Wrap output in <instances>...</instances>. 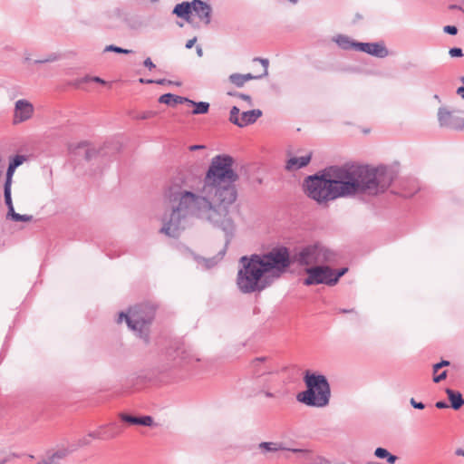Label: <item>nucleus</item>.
I'll list each match as a JSON object with an SVG mask.
<instances>
[{"label":"nucleus","instance_id":"f257e3e1","mask_svg":"<svg viewBox=\"0 0 464 464\" xmlns=\"http://www.w3.org/2000/svg\"><path fill=\"white\" fill-rule=\"evenodd\" d=\"M234 159L227 154L215 156L203 179V186L196 194L184 173L175 176L166 192L165 198L171 205V213L165 215L160 232L177 238L184 229L181 222L189 214L205 218L214 227L225 233L224 248L216 256L203 258L207 268L214 267L225 256L227 248L235 235L236 227L228 216V208L237 198L235 183L239 179L233 169Z\"/></svg>","mask_w":464,"mask_h":464},{"label":"nucleus","instance_id":"f03ea898","mask_svg":"<svg viewBox=\"0 0 464 464\" xmlns=\"http://www.w3.org/2000/svg\"><path fill=\"white\" fill-rule=\"evenodd\" d=\"M394 172L385 165L330 166L304 179L306 195L318 204L356 195L378 196L394 179Z\"/></svg>","mask_w":464,"mask_h":464},{"label":"nucleus","instance_id":"7ed1b4c3","mask_svg":"<svg viewBox=\"0 0 464 464\" xmlns=\"http://www.w3.org/2000/svg\"><path fill=\"white\" fill-rule=\"evenodd\" d=\"M293 263V255L284 246L274 247L263 255L243 256L239 259L241 267L237 272V285L243 294L261 292L271 284L266 274L279 277Z\"/></svg>","mask_w":464,"mask_h":464},{"label":"nucleus","instance_id":"20e7f679","mask_svg":"<svg viewBox=\"0 0 464 464\" xmlns=\"http://www.w3.org/2000/svg\"><path fill=\"white\" fill-rule=\"evenodd\" d=\"M306 390L296 395V400L309 407L323 408L329 404L331 387L327 378L321 373L306 371L304 375Z\"/></svg>","mask_w":464,"mask_h":464},{"label":"nucleus","instance_id":"39448f33","mask_svg":"<svg viewBox=\"0 0 464 464\" xmlns=\"http://www.w3.org/2000/svg\"><path fill=\"white\" fill-rule=\"evenodd\" d=\"M155 314V305L150 304H140L130 308V314L121 312L119 314L118 322L121 323L124 319L129 328L139 332L140 337L148 343L150 341L148 326L154 320Z\"/></svg>","mask_w":464,"mask_h":464},{"label":"nucleus","instance_id":"423d86ee","mask_svg":"<svg viewBox=\"0 0 464 464\" xmlns=\"http://www.w3.org/2000/svg\"><path fill=\"white\" fill-rule=\"evenodd\" d=\"M348 271L347 267L334 270L329 266H314L305 268L307 277L304 279V285H335L340 278Z\"/></svg>","mask_w":464,"mask_h":464},{"label":"nucleus","instance_id":"0eeeda50","mask_svg":"<svg viewBox=\"0 0 464 464\" xmlns=\"http://www.w3.org/2000/svg\"><path fill=\"white\" fill-rule=\"evenodd\" d=\"M294 263L299 266H309L329 262L333 259V253L320 243H314L303 246L293 255Z\"/></svg>","mask_w":464,"mask_h":464},{"label":"nucleus","instance_id":"6e6552de","mask_svg":"<svg viewBox=\"0 0 464 464\" xmlns=\"http://www.w3.org/2000/svg\"><path fill=\"white\" fill-rule=\"evenodd\" d=\"M166 356L173 361L174 367H183L199 359L191 353L181 339L171 340L166 348Z\"/></svg>","mask_w":464,"mask_h":464},{"label":"nucleus","instance_id":"1a4fd4ad","mask_svg":"<svg viewBox=\"0 0 464 464\" xmlns=\"http://www.w3.org/2000/svg\"><path fill=\"white\" fill-rule=\"evenodd\" d=\"M438 121L442 128L463 130L464 111L449 110L446 107H440L438 110Z\"/></svg>","mask_w":464,"mask_h":464},{"label":"nucleus","instance_id":"9d476101","mask_svg":"<svg viewBox=\"0 0 464 464\" xmlns=\"http://www.w3.org/2000/svg\"><path fill=\"white\" fill-rule=\"evenodd\" d=\"M255 395L263 393L266 398H276L279 391H274L275 378L273 374L261 375L250 380Z\"/></svg>","mask_w":464,"mask_h":464},{"label":"nucleus","instance_id":"9b49d317","mask_svg":"<svg viewBox=\"0 0 464 464\" xmlns=\"http://www.w3.org/2000/svg\"><path fill=\"white\" fill-rule=\"evenodd\" d=\"M107 147V144H104V147L100 149H96L94 147H91L88 141H82L76 145L70 146V151L75 157H82L86 161H90L99 155L104 156L105 152H103L104 149Z\"/></svg>","mask_w":464,"mask_h":464},{"label":"nucleus","instance_id":"f8f14e48","mask_svg":"<svg viewBox=\"0 0 464 464\" xmlns=\"http://www.w3.org/2000/svg\"><path fill=\"white\" fill-rule=\"evenodd\" d=\"M269 357L260 356L254 358L248 366L249 380L261 375L273 374L274 369L269 365Z\"/></svg>","mask_w":464,"mask_h":464},{"label":"nucleus","instance_id":"ddd939ff","mask_svg":"<svg viewBox=\"0 0 464 464\" xmlns=\"http://www.w3.org/2000/svg\"><path fill=\"white\" fill-rule=\"evenodd\" d=\"M356 51L366 53L377 58H385L389 51L383 43H361L356 44Z\"/></svg>","mask_w":464,"mask_h":464},{"label":"nucleus","instance_id":"4468645a","mask_svg":"<svg viewBox=\"0 0 464 464\" xmlns=\"http://www.w3.org/2000/svg\"><path fill=\"white\" fill-rule=\"evenodd\" d=\"M34 112L33 105L26 100H18L14 107V122H23L30 119Z\"/></svg>","mask_w":464,"mask_h":464},{"label":"nucleus","instance_id":"2eb2a0df","mask_svg":"<svg viewBox=\"0 0 464 464\" xmlns=\"http://www.w3.org/2000/svg\"><path fill=\"white\" fill-rule=\"evenodd\" d=\"M192 12H195L198 18L206 24L211 21L212 7L207 2L202 0L192 1Z\"/></svg>","mask_w":464,"mask_h":464},{"label":"nucleus","instance_id":"dca6fc26","mask_svg":"<svg viewBox=\"0 0 464 464\" xmlns=\"http://www.w3.org/2000/svg\"><path fill=\"white\" fill-rule=\"evenodd\" d=\"M120 417L122 421L131 425H141L145 427H150L153 423L152 417L149 415L132 416L127 413H121Z\"/></svg>","mask_w":464,"mask_h":464},{"label":"nucleus","instance_id":"f3484780","mask_svg":"<svg viewBox=\"0 0 464 464\" xmlns=\"http://www.w3.org/2000/svg\"><path fill=\"white\" fill-rule=\"evenodd\" d=\"M312 159V153L302 157H292L290 158L285 164V169L288 171L297 170L305 166H307Z\"/></svg>","mask_w":464,"mask_h":464},{"label":"nucleus","instance_id":"a211bd4d","mask_svg":"<svg viewBox=\"0 0 464 464\" xmlns=\"http://www.w3.org/2000/svg\"><path fill=\"white\" fill-rule=\"evenodd\" d=\"M172 14L179 18H182L185 21L189 22L192 14V1H184L177 4L172 10Z\"/></svg>","mask_w":464,"mask_h":464},{"label":"nucleus","instance_id":"6ab92c4d","mask_svg":"<svg viewBox=\"0 0 464 464\" xmlns=\"http://www.w3.org/2000/svg\"><path fill=\"white\" fill-rule=\"evenodd\" d=\"M263 112L259 109H253L250 111H243L239 119V128H244L247 125L255 123L261 116Z\"/></svg>","mask_w":464,"mask_h":464},{"label":"nucleus","instance_id":"aec40b11","mask_svg":"<svg viewBox=\"0 0 464 464\" xmlns=\"http://www.w3.org/2000/svg\"><path fill=\"white\" fill-rule=\"evenodd\" d=\"M24 160H25V156H24V155H15L10 160L7 169H6V173H5V184L12 185L13 176H14L15 169L20 165H22Z\"/></svg>","mask_w":464,"mask_h":464},{"label":"nucleus","instance_id":"412c9836","mask_svg":"<svg viewBox=\"0 0 464 464\" xmlns=\"http://www.w3.org/2000/svg\"><path fill=\"white\" fill-rule=\"evenodd\" d=\"M258 448L263 452H276L278 450H291L292 452H302L303 450L301 449H287L284 446L282 442H268V441H263L258 444Z\"/></svg>","mask_w":464,"mask_h":464},{"label":"nucleus","instance_id":"4be33fe9","mask_svg":"<svg viewBox=\"0 0 464 464\" xmlns=\"http://www.w3.org/2000/svg\"><path fill=\"white\" fill-rule=\"evenodd\" d=\"M445 392L448 395L450 407L453 410L458 411L464 405V398L459 392L450 388H447Z\"/></svg>","mask_w":464,"mask_h":464},{"label":"nucleus","instance_id":"5701e85b","mask_svg":"<svg viewBox=\"0 0 464 464\" xmlns=\"http://www.w3.org/2000/svg\"><path fill=\"white\" fill-rule=\"evenodd\" d=\"M187 97L179 96L172 93H164L159 98V102L169 105L175 106L179 103H186Z\"/></svg>","mask_w":464,"mask_h":464},{"label":"nucleus","instance_id":"b1692460","mask_svg":"<svg viewBox=\"0 0 464 464\" xmlns=\"http://www.w3.org/2000/svg\"><path fill=\"white\" fill-rule=\"evenodd\" d=\"M186 104L193 106L191 113L193 115L207 114L209 111V103L207 102H195L187 97Z\"/></svg>","mask_w":464,"mask_h":464},{"label":"nucleus","instance_id":"393cba45","mask_svg":"<svg viewBox=\"0 0 464 464\" xmlns=\"http://www.w3.org/2000/svg\"><path fill=\"white\" fill-rule=\"evenodd\" d=\"M334 41L343 50H351V49L356 50V44H358V42H356L343 34L336 35L334 38Z\"/></svg>","mask_w":464,"mask_h":464},{"label":"nucleus","instance_id":"a878e982","mask_svg":"<svg viewBox=\"0 0 464 464\" xmlns=\"http://www.w3.org/2000/svg\"><path fill=\"white\" fill-rule=\"evenodd\" d=\"M6 219L12 220L14 222H30L34 219V217L32 215H26V214H19L14 211V209H12L11 212H7L5 216Z\"/></svg>","mask_w":464,"mask_h":464},{"label":"nucleus","instance_id":"bb28decb","mask_svg":"<svg viewBox=\"0 0 464 464\" xmlns=\"http://www.w3.org/2000/svg\"><path fill=\"white\" fill-rule=\"evenodd\" d=\"M12 185L4 183V198L5 204L7 207V212H11L12 209H14L12 200Z\"/></svg>","mask_w":464,"mask_h":464},{"label":"nucleus","instance_id":"cd10ccee","mask_svg":"<svg viewBox=\"0 0 464 464\" xmlns=\"http://www.w3.org/2000/svg\"><path fill=\"white\" fill-rule=\"evenodd\" d=\"M98 82L101 84H106V82L103 79L100 78L99 76L86 75L83 78L77 80L75 82V86L80 87V85L82 83H85V82Z\"/></svg>","mask_w":464,"mask_h":464},{"label":"nucleus","instance_id":"c85d7f7f","mask_svg":"<svg viewBox=\"0 0 464 464\" xmlns=\"http://www.w3.org/2000/svg\"><path fill=\"white\" fill-rule=\"evenodd\" d=\"M228 81L237 88H242L245 85L243 74L232 73L228 77Z\"/></svg>","mask_w":464,"mask_h":464},{"label":"nucleus","instance_id":"c756f323","mask_svg":"<svg viewBox=\"0 0 464 464\" xmlns=\"http://www.w3.org/2000/svg\"><path fill=\"white\" fill-rule=\"evenodd\" d=\"M104 52H113V53H121V54H130V53H133L132 50L124 49L122 47H120V46H117V45H114V44L107 45L104 48Z\"/></svg>","mask_w":464,"mask_h":464},{"label":"nucleus","instance_id":"7c9ffc66","mask_svg":"<svg viewBox=\"0 0 464 464\" xmlns=\"http://www.w3.org/2000/svg\"><path fill=\"white\" fill-rule=\"evenodd\" d=\"M239 109L237 106H233L229 112V121L238 127L239 124Z\"/></svg>","mask_w":464,"mask_h":464},{"label":"nucleus","instance_id":"2f4dec72","mask_svg":"<svg viewBox=\"0 0 464 464\" xmlns=\"http://www.w3.org/2000/svg\"><path fill=\"white\" fill-rule=\"evenodd\" d=\"M227 95L231 96V97H237V98L242 99V100L247 102V103L249 105L253 104L252 98L248 94H245V93L238 92H236V91H234V92L229 91V92H227Z\"/></svg>","mask_w":464,"mask_h":464},{"label":"nucleus","instance_id":"473e14b6","mask_svg":"<svg viewBox=\"0 0 464 464\" xmlns=\"http://www.w3.org/2000/svg\"><path fill=\"white\" fill-rule=\"evenodd\" d=\"M253 61L261 63V64L263 65V67L265 69L264 72L261 75H263V77L267 76L268 75V65H269L268 60L265 59V58L256 57L253 59Z\"/></svg>","mask_w":464,"mask_h":464},{"label":"nucleus","instance_id":"72a5a7b5","mask_svg":"<svg viewBox=\"0 0 464 464\" xmlns=\"http://www.w3.org/2000/svg\"><path fill=\"white\" fill-rule=\"evenodd\" d=\"M68 455V450L66 449L59 450L52 454V459L54 461V459H61L65 458Z\"/></svg>","mask_w":464,"mask_h":464},{"label":"nucleus","instance_id":"f704fd0d","mask_svg":"<svg viewBox=\"0 0 464 464\" xmlns=\"http://www.w3.org/2000/svg\"><path fill=\"white\" fill-rule=\"evenodd\" d=\"M59 56L55 53H51L49 54L46 58L44 59H40V60H35L34 61V63H52V62H54L56 60H58Z\"/></svg>","mask_w":464,"mask_h":464},{"label":"nucleus","instance_id":"c9c22d12","mask_svg":"<svg viewBox=\"0 0 464 464\" xmlns=\"http://www.w3.org/2000/svg\"><path fill=\"white\" fill-rule=\"evenodd\" d=\"M374 455L376 458L383 459L389 455V451L384 448L378 447L374 451Z\"/></svg>","mask_w":464,"mask_h":464},{"label":"nucleus","instance_id":"e433bc0d","mask_svg":"<svg viewBox=\"0 0 464 464\" xmlns=\"http://www.w3.org/2000/svg\"><path fill=\"white\" fill-rule=\"evenodd\" d=\"M449 54L453 58H459L463 56V52L459 47H453L450 49Z\"/></svg>","mask_w":464,"mask_h":464},{"label":"nucleus","instance_id":"4c0bfd02","mask_svg":"<svg viewBox=\"0 0 464 464\" xmlns=\"http://www.w3.org/2000/svg\"><path fill=\"white\" fill-rule=\"evenodd\" d=\"M443 32L450 35H456L458 34V28L455 25H445Z\"/></svg>","mask_w":464,"mask_h":464},{"label":"nucleus","instance_id":"58836bf2","mask_svg":"<svg viewBox=\"0 0 464 464\" xmlns=\"http://www.w3.org/2000/svg\"><path fill=\"white\" fill-rule=\"evenodd\" d=\"M450 365V362L447 360H441L433 365V372H437L440 368Z\"/></svg>","mask_w":464,"mask_h":464},{"label":"nucleus","instance_id":"ea45409f","mask_svg":"<svg viewBox=\"0 0 464 464\" xmlns=\"http://www.w3.org/2000/svg\"><path fill=\"white\" fill-rule=\"evenodd\" d=\"M410 403L414 409L423 410L425 408V404L423 402L417 401L414 398L410 400Z\"/></svg>","mask_w":464,"mask_h":464},{"label":"nucleus","instance_id":"a19ab883","mask_svg":"<svg viewBox=\"0 0 464 464\" xmlns=\"http://www.w3.org/2000/svg\"><path fill=\"white\" fill-rule=\"evenodd\" d=\"M243 78H244V82H246L250 81V80L261 79V78H263V75H261V74L254 75V74L248 72V73L243 74Z\"/></svg>","mask_w":464,"mask_h":464},{"label":"nucleus","instance_id":"79ce46f5","mask_svg":"<svg viewBox=\"0 0 464 464\" xmlns=\"http://www.w3.org/2000/svg\"><path fill=\"white\" fill-rule=\"evenodd\" d=\"M446 377H447V371H443L440 374L433 376V382L436 383L440 382L441 381L445 380Z\"/></svg>","mask_w":464,"mask_h":464},{"label":"nucleus","instance_id":"37998d69","mask_svg":"<svg viewBox=\"0 0 464 464\" xmlns=\"http://www.w3.org/2000/svg\"><path fill=\"white\" fill-rule=\"evenodd\" d=\"M119 432L120 431H118V430L105 431L104 433H102V436H103V439H113L119 434Z\"/></svg>","mask_w":464,"mask_h":464},{"label":"nucleus","instance_id":"c03bdc74","mask_svg":"<svg viewBox=\"0 0 464 464\" xmlns=\"http://www.w3.org/2000/svg\"><path fill=\"white\" fill-rule=\"evenodd\" d=\"M143 65L146 68H148L150 71H151L152 69H154L156 67V65L153 63V62L151 61V59L150 57H148L144 60Z\"/></svg>","mask_w":464,"mask_h":464},{"label":"nucleus","instance_id":"a18cd8bd","mask_svg":"<svg viewBox=\"0 0 464 464\" xmlns=\"http://www.w3.org/2000/svg\"><path fill=\"white\" fill-rule=\"evenodd\" d=\"M88 437L92 439H103L102 433L100 430L90 431Z\"/></svg>","mask_w":464,"mask_h":464},{"label":"nucleus","instance_id":"49530a36","mask_svg":"<svg viewBox=\"0 0 464 464\" xmlns=\"http://www.w3.org/2000/svg\"><path fill=\"white\" fill-rule=\"evenodd\" d=\"M314 464H330V461L324 457L318 456L314 459Z\"/></svg>","mask_w":464,"mask_h":464},{"label":"nucleus","instance_id":"de8ad7c7","mask_svg":"<svg viewBox=\"0 0 464 464\" xmlns=\"http://www.w3.org/2000/svg\"><path fill=\"white\" fill-rule=\"evenodd\" d=\"M91 443V440H89V438L87 437H83L82 439H81L79 441H78V445L80 447H84V446H88L90 445Z\"/></svg>","mask_w":464,"mask_h":464},{"label":"nucleus","instance_id":"09e8293b","mask_svg":"<svg viewBox=\"0 0 464 464\" xmlns=\"http://www.w3.org/2000/svg\"><path fill=\"white\" fill-rule=\"evenodd\" d=\"M385 459L389 464H394L397 460V456L389 452V455L385 458Z\"/></svg>","mask_w":464,"mask_h":464},{"label":"nucleus","instance_id":"8fccbe9b","mask_svg":"<svg viewBox=\"0 0 464 464\" xmlns=\"http://www.w3.org/2000/svg\"><path fill=\"white\" fill-rule=\"evenodd\" d=\"M435 407L438 409H447L449 404L445 401H439L435 403Z\"/></svg>","mask_w":464,"mask_h":464},{"label":"nucleus","instance_id":"3c124183","mask_svg":"<svg viewBox=\"0 0 464 464\" xmlns=\"http://www.w3.org/2000/svg\"><path fill=\"white\" fill-rule=\"evenodd\" d=\"M155 83L159 84V85H164V84H172L173 82L170 80H167V79H158V80H155Z\"/></svg>","mask_w":464,"mask_h":464},{"label":"nucleus","instance_id":"603ef678","mask_svg":"<svg viewBox=\"0 0 464 464\" xmlns=\"http://www.w3.org/2000/svg\"><path fill=\"white\" fill-rule=\"evenodd\" d=\"M204 149H206V146L205 145H199V144L190 145L188 147V150L190 151H195V150H204Z\"/></svg>","mask_w":464,"mask_h":464},{"label":"nucleus","instance_id":"864d4df0","mask_svg":"<svg viewBox=\"0 0 464 464\" xmlns=\"http://www.w3.org/2000/svg\"><path fill=\"white\" fill-rule=\"evenodd\" d=\"M197 42V37H194L190 40H188L187 43H186V48L187 49H191L193 47V45L195 44V43Z\"/></svg>","mask_w":464,"mask_h":464},{"label":"nucleus","instance_id":"5fc2aeb1","mask_svg":"<svg viewBox=\"0 0 464 464\" xmlns=\"http://www.w3.org/2000/svg\"><path fill=\"white\" fill-rule=\"evenodd\" d=\"M139 82L140 83H143V84H152V83H155V80H152V79L140 78Z\"/></svg>","mask_w":464,"mask_h":464},{"label":"nucleus","instance_id":"6e6d98bb","mask_svg":"<svg viewBox=\"0 0 464 464\" xmlns=\"http://www.w3.org/2000/svg\"><path fill=\"white\" fill-rule=\"evenodd\" d=\"M457 94L459 95L462 99H464V86H459L457 89Z\"/></svg>","mask_w":464,"mask_h":464},{"label":"nucleus","instance_id":"4d7b16f0","mask_svg":"<svg viewBox=\"0 0 464 464\" xmlns=\"http://www.w3.org/2000/svg\"><path fill=\"white\" fill-rule=\"evenodd\" d=\"M196 51H197V54L198 56L201 57L203 55V50H202L201 46L198 45L197 48H196Z\"/></svg>","mask_w":464,"mask_h":464},{"label":"nucleus","instance_id":"13d9d810","mask_svg":"<svg viewBox=\"0 0 464 464\" xmlns=\"http://www.w3.org/2000/svg\"><path fill=\"white\" fill-rule=\"evenodd\" d=\"M6 457H9V461H10L12 458H20V455L15 452H12L9 455H7Z\"/></svg>","mask_w":464,"mask_h":464},{"label":"nucleus","instance_id":"bf43d9fd","mask_svg":"<svg viewBox=\"0 0 464 464\" xmlns=\"http://www.w3.org/2000/svg\"><path fill=\"white\" fill-rule=\"evenodd\" d=\"M340 313H343V314H347V313H354V309H340L339 310Z\"/></svg>","mask_w":464,"mask_h":464},{"label":"nucleus","instance_id":"052dcab7","mask_svg":"<svg viewBox=\"0 0 464 464\" xmlns=\"http://www.w3.org/2000/svg\"><path fill=\"white\" fill-rule=\"evenodd\" d=\"M455 453L458 456H463L464 457V450H462V449H458Z\"/></svg>","mask_w":464,"mask_h":464},{"label":"nucleus","instance_id":"680f3d73","mask_svg":"<svg viewBox=\"0 0 464 464\" xmlns=\"http://www.w3.org/2000/svg\"><path fill=\"white\" fill-rule=\"evenodd\" d=\"M9 461V457H5L3 459H0V464H5Z\"/></svg>","mask_w":464,"mask_h":464},{"label":"nucleus","instance_id":"e2e57ef3","mask_svg":"<svg viewBox=\"0 0 464 464\" xmlns=\"http://www.w3.org/2000/svg\"><path fill=\"white\" fill-rule=\"evenodd\" d=\"M53 462L52 457L50 456L48 459L44 460L43 464H52Z\"/></svg>","mask_w":464,"mask_h":464},{"label":"nucleus","instance_id":"0e129e2a","mask_svg":"<svg viewBox=\"0 0 464 464\" xmlns=\"http://www.w3.org/2000/svg\"><path fill=\"white\" fill-rule=\"evenodd\" d=\"M450 9H461V7L457 5H450Z\"/></svg>","mask_w":464,"mask_h":464},{"label":"nucleus","instance_id":"69168bd1","mask_svg":"<svg viewBox=\"0 0 464 464\" xmlns=\"http://www.w3.org/2000/svg\"><path fill=\"white\" fill-rule=\"evenodd\" d=\"M172 84H175V85H177V86H180V85H181V82H173V83H172Z\"/></svg>","mask_w":464,"mask_h":464},{"label":"nucleus","instance_id":"338daca9","mask_svg":"<svg viewBox=\"0 0 464 464\" xmlns=\"http://www.w3.org/2000/svg\"><path fill=\"white\" fill-rule=\"evenodd\" d=\"M289 2H291L292 4H296L298 2V0H288Z\"/></svg>","mask_w":464,"mask_h":464},{"label":"nucleus","instance_id":"774afa93","mask_svg":"<svg viewBox=\"0 0 464 464\" xmlns=\"http://www.w3.org/2000/svg\"><path fill=\"white\" fill-rule=\"evenodd\" d=\"M459 80L462 83H464V76H461Z\"/></svg>","mask_w":464,"mask_h":464}]
</instances>
